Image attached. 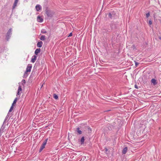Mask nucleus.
Masks as SVG:
<instances>
[{"label":"nucleus","mask_w":161,"mask_h":161,"mask_svg":"<svg viewBox=\"0 0 161 161\" xmlns=\"http://www.w3.org/2000/svg\"><path fill=\"white\" fill-rule=\"evenodd\" d=\"M12 30L11 28L9 29L8 31L6 36V40L7 41H8L9 39L10 38L11 36L12 35Z\"/></svg>","instance_id":"f257e3e1"},{"label":"nucleus","mask_w":161,"mask_h":161,"mask_svg":"<svg viewBox=\"0 0 161 161\" xmlns=\"http://www.w3.org/2000/svg\"><path fill=\"white\" fill-rule=\"evenodd\" d=\"M47 140L48 138H47L43 142L39 149V152H41L42 150L45 147V146L46 145Z\"/></svg>","instance_id":"f03ea898"},{"label":"nucleus","mask_w":161,"mask_h":161,"mask_svg":"<svg viewBox=\"0 0 161 161\" xmlns=\"http://www.w3.org/2000/svg\"><path fill=\"white\" fill-rule=\"evenodd\" d=\"M46 14L48 17H51L53 16L52 13L49 10H46Z\"/></svg>","instance_id":"7ed1b4c3"},{"label":"nucleus","mask_w":161,"mask_h":161,"mask_svg":"<svg viewBox=\"0 0 161 161\" xmlns=\"http://www.w3.org/2000/svg\"><path fill=\"white\" fill-rule=\"evenodd\" d=\"M32 65L30 64H29L28 65V66L27 67L26 71V72H30L31 71V69L32 68Z\"/></svg>","instance_id":"20e7f679"},{"label":"nucleus","mask_w":161,"mask_h":161,"mask_svg":"<svg viewBox=\"0 0 161 161\" xmlns=\"http://www.w3.org/2000/svg\"><path fill=\"white\" fill-rule=\"evenodd\" d=\"M36 9L37 11H40L42 10V7L39 4H37L36 6Z\"/></svg>","instance_id":"39448f33"},{"label":"nucleus","mask_w":161,"mask_h":161,"mask_svg":"<svg viewBox=\"0 0 161 161\" xmlns=\"http://www.w3.org/2000/svg\"><path fill=\"white\" fill-rule=\"evenodd\" d=\"M37 56L36 55L33 56L31 58V62L32 63H34L35 62L36 60V59Z\"/></svg>","instance_id":"423d86ee"},{"label":"nucleus","mask_w":161,"mask_h":161,"mask_svg":"<svg viewBox=\"0 0 161 161\" xmlns=\"http://www.w3.org/2000/svg\"><path fill=\"white\" fill-rule=\"evenodd\" d=\"M43 19L42 17L38 16L37 17V21L39 22H42L43 21Z\"/></svg>","instance_id":"0eeeda50"},{"label":"nucleus","mask_w":161,"mask_h":161,"mask_svg":"<svg viewBox=\"0 0 161 161\" xmlns=\"http://www.w3.org/2000/svg\"><path fill=\"white\" fill-rule=\"evenodd\" d=\"M151 82L153 84V85L155 86L157 84V80L154 79H152L151 80Z\"/></svg>","instance_id":"6e6552de"},{"label":"nucleus","mask_w":161,"mask_h":161,"mask_svg":"<svg viewBox=\"0 0 161 161\" xmlns=\"http://www.w3.org/2000/svg\"><path fill=\"white\" fill-rule=\"evenodd\" d=\"M43 44V42L42 41L38 42L37 44V46L38 47H41Z\"/></svg>","instance_id":"1a4fd4ad"},{"label":"nucleus","mask_w":161,"mask_h":161,"mask_svg":"<svg viewBox=\"0 0 161 161\" xmlns=\"http://www.w3.org/2000/svg\"><path fill=\"white\" fill-rule=\"evenodd\" d=\"M41 51V49L40 48L36 49L35 52V54L37 55Z\"/></svg>","instance_id":"9d476101"},{"label":"nucleus","mask_w":161,"mask_h":161,"mask_svg":"<svg viewBox=\"0 0 161 161\" xmlns=\"http://www.w3.org/2000/svg\"><path fill=\"white\" fill-rule=\"evenodd\" d=\"M128 148L127 147H125L122 150V153L123 154H125L127 151Z\"/></svg>","instance_id":"9b49d317"},{"label":"nucleus","mask_w":161,"mask_h":161,"mask_svg":"<svg viewBox=\"0 0 161 161\" xmlns=\"http://www.w3.org/2000/svg\"><path fill=\"white\" fill-rule=\"evenodd\" d=\"M76 131L79 134H81L82 133V131L80 130L79 128H76Z\"/></svg>","instance_id":"f8f14e48"},{"label":"nucleus","mask_w":161,"mask_h":161,"mask_svg":"<svg viewBox=\"0 0 161 161\" xmlns=\"http://www.w3.org/2000/svg\"><path fill=\"white\" fill-rule=\"evenodd\" d=\"M84 136H82L80 140V142L81 144H83L84 143V142L85 141V138Z\"/></svg>","instance_id":"ddd939ff"},{"label":"nucleus","mask_w":161,"mask_h":161,"mask_svg":"<svg viewBox=\"0 0 161 161\" xmlns=\"http://www.w3.org/2000/svg\"><path fill=\"white\" fill-rule=\"evenodd\" d=\"M13 106L12 105V106L10 108V109L9 110V112L8 113V114H7V116H6V118H7L9 114V112H11L12 111V110H13Z\"/></svg>","instance_id":"4468645a"},{"label":"nucleus","mask_w":161,"mask_h":161,"mask_svg":"<svg viewBox=\"0 0 161 161\" xmlns=\"http://www.w3.org/2000/svg\"><path fill=\"white\" fill-rule=\"evenodd\" d=\"M17 3H18V2H16L15 1L14 2V3L13 5V8H12L13 9H14V8H15L17 6Z\"/></svg>","instance_id":"2eb2a0df"},{"label":"nucleus","mask_w":161,"mask_h":161,"mask_svg":"<svg viewBox=\"0 0 161 161\" xmlns=\"http://www.w3.org/2000/svg\"><path fill=\"white\" fill-rule=\"evenodd\" d=\"M45 36L44 35H42L40 38V39L42 41L44 40H45Z\"/></svg>","instance_id":"dca6fc26"},{"label":"nucleus","mask_w":161,"mask_h":161,"mask_svg":"<svg viewBox=\"0 0 161 161\" xmlns=\"http://www.w3.org/2000/svg\"><path fill=\"white\" fill-rule=\"evenodd\" d=\"M17 100V98H16L13 101V102L12 104V105L14 106V104H15Z\"/></svg>","instance_id":"f3484780"},{"label":"nucleus","mask_w":161,"mask_h":161,"mask_svg":"<svg viewBox=\"0 0 161 161\" xmlns=\"http://www.w3.org/2000/svg\"><path fill=\"white\" fill-rule=\"evenodd\" d=\"M25 83H26V81L25 80H24V79L22 80L21 81V83L23 86H24V85L25 84Z\"/></svg>","instance_id":"a211bd4d"},{"label":"nucleus","mask_w":161,"mask_h":161,"mask_svg":"<svg viewBox=\"0 0 161 161\" xmlns=\"http://www.w3.org/2000/svg\"><path fill=\"white\" fill-rule=\"evenodd\" d=\"M28 72H26V71H25L24 73V78H26L27 77L28 75V74L27 73Z\"/></svg>","instance_id":"6ab92c4d"},{"label":"nucleus","mask_w":161,"mask_h":161,"mask_svg":"<svg viewBox=\"0 0 161 161\" xmlns=\"http://www.w3.org/2000/svg\"><path fill=\"white\" fill-rule=\"evenodd\" d=\"M108 17H109L110 19H112L113 17V15L111 13H109L108 14Z\"/></svg>","instance_id":"aec40b11"},{"label":"nucleus","mask_w":161,"mask_h":161,"mask_svg":"<svg viewBox=\"0 0 161 161\" xmlns=\"http://www.w3.org/2000/svg\"><path fill=\"white\" fill-rule=\"evenodd\" d=\"M41 32L42 33L44 34V33H47V31H45V30L44 29H42L41 31Z\"/></svg>","instance_id":"412c9836"},{"label":"nucleus","mask_w":161,"mask_h":161,"mask_svg":"<svg viewBox=\"0 0 161 161\" xmlns=\"http://www.w3.org/2000/svg\"><path fill=\"white\" fill-rule=\"evenodd\" d=\"M22 89L21 86H19L18 89V91L20 92V91H22Z\"/></svg>","instance_id":"4be33fe9"},{"label":"nucleus","mask_w":161,"mask_h":161,"mask_svg":"<svg viewBox=\"0 0 161 161\" xmlns=\"http://www.w3.org/2000/svg\"><path fill=\"white\" fill-rule=\"evenodd\" d=\"M53 97L55 99H57L58 98V96L55 94H54Z\"/></svg>","instance_id":"5701e85b"},{"label":"nucleus","mask_w":161,"mask_h":161,"mask_svg":"<svg viewBox=\"0 0 161 161\" xmlns=\"http://www.w3.org/2000/svg\"><path fill=\"white\" fill-rule=\"evenodd\" d=\"M150 16V13L148 12L146 14V17L147 18H148Z\"/></svg>","instance_id":"b1692460"},{"label":"nucleus","mask_w":161,"mask_h":161,"mask_svg":"<svg viewBox=\"0 0 161 161\" xmlns=\"http://www.w3.org/2000/svg\"><path fill=\"white\" fill-rule=\"evenodd\" d=\"M139 64V63H137L136 61H135V66H136V67H137V66Z\"/></svg>","instance_id":"393cba45"},{"label":"nucleus","mask_w":161,"mask_h":161,"mask_svg":"<svg viewBox=\"0 0 161 161\" xmlns=\"http://www.w3.org/2000/svg\"><path fill=\"white\" fill-rule=\"evenodd\" d=\"M108 151V149L107 148H105L104 149V152L106 153H107V152Z\"/></svg>","instance_id":"a878e982"},{"label":"nucleus","mask_w":161,"mask_h":161,"mask_svg":"<svg viewBox=\"0 0 161 161\" xmlns=\"http://www.w3.org/2000/svg\"><path fill=\"white\" fill-rule=\"evenodd\" d=\"M152 21L151 20H149V25H152Z\"/></svg>","instance_id":"bb28decb"},{"label":"nucleus","mask_w":161,"mask_h":161,"mask_svg":"<svg viewBox=\"0 0 161 161\" xmlns=\"http://www.w3.org/2000/svg\"><path fill=\"white\" fill-rule=\"evenodd\" d=\"M135 87L136 89H138L137 86L136 84L135 85Z\"/></svg>","instance_id":"cd10ccee"},{"label":"nucleus","mask_w":161,"mask_h":161,"mask_svg":"<svg viewBox=\"0 0 161 161\" xmlns=\"http://www.w3.org/2000/svg\"><path fill=\"white\" fill-rule=\"evenodd\" d=\"M72 33L71 32L70 33V34H69V35L68 36V37H69V36H72Z\"/></svg>","instance_id":"c85d7f7f"},{"label":"nucleus","mask_w":161,"mask_h":161,"mask_svg":"<svg viewBox=\"0 0 161 161\" xmlns=\"http://www.w3.org/2000/svg\"><path fill=\"white\" fill-rule=\"evenodd\" d=\"M20 94V92L18 91L17 93V95H19Z\"/></svg>","instance_id":"c756f323"},{"label":"nucleus","mask_w":161,"mask_h":161,"mask_svg":"<svg viewBox=\"0 0 161 161\" xmlns=\"http://www.w3.org/2000/svg\"><path fill=\"white\" fill-rule=\"evenodd\" d=\"M18 0H15L14 1L16 2H18Z\"/></svg>","instance_id":"7c9ffc66"},{"label":"nucleus","mask_w":161,"mask_h":161,"mask_svg":"<svg viewBox=\"0 0 161 161\" xmlns=\"http://www.w3.org/2000/svg\"><path fill=\"white\" fill-rule=\"evenodd\" d=\"M159 39H161V37H160V38H159Z\"/></svg>","instance_id":"2f4dec72"}]
</instances>
